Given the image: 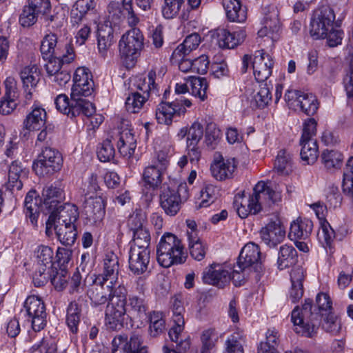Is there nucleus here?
Wrapping results in <instances>:
<instances>
[{
  "instance_id": "56",
  "label": "nucleus",
  "mask_w": 353,
  "mask_h": 353,
  "mask_svg": "<svg viewBox=\"0 0 353 353\" xmlns=\"http://www.w3.org/2000/svg\"><path fill=\"white\" fill-rule=\"evenodd\" d=\"M221 137V130L216 127L215 123H210L207 125L205 134V142L209 149H215L219 142Z\"/></svg>"
},
{
  "instance_id": "29",
  "label": "nucleus",
  "mask_w": 353,
  "mask_h": 353,
  "mask_svg": "<svg viewBox=\"0 0 353 353\" xmlns=\"http://www.w3.org/2000/svg\"><path fill=\"white\" fill-rule=\"evenodd\" d=\"M62 43L57 40L55 34H46L43 39L40 47L41 53L43 59H48L52 56H61L65 53L64 46L67 43Z\"/></svg>"
},
{
  "instance_id": "60",
  "label": "nucleus",
  "mask_w": 353,
  "mask_h": 353,
  "mask_svg": "<svg viewBox=\"0 0 353 353\" xmlns=\"http://www.w3.org/2000/svg\"><path fill=\"white\" fill-rule=\"evenodd\" d=\"M184 0H164L162 14L165 19H173L179 12Z\"/></svg>"
},
{
  "instance_id": "44",
  "label": "nucleus",
  "mask_w": 353,
  "mask_h": 353,
  "mask_svg": "<svg viewBox=\"0 0 353 353\" xmlns=\"http://www.w3.org/2000/svg\"><path fill=\"white\" fill-rule=\"evenodd\" d=\"M81 307L76 301H71L66 310V324L73 334L78 332L81 321Z\"/></svg>"
},
{
  "instance_id": "45",
  "label": "nucleus",
  "mask_w": 353,
  "mask_h": 353,
  "mask_svg": "<svg viewBox=\"0 0 353 353\" xmlns=\"http://www.w3.org/2000/svg\"><path fill=\"white\" fill-rule=\"evenodd\" d=\"M94 8V0H77L71 10V22L74 24H78L88 11Z\"/></svg>"
},
{
  "instance_id": "61",
  "label": "nucleus",
  "mask_w": 353,
  "mask_h": 353,
  "mask_svg": "<svg viewBox=\"0 0 353 353\" xmlns=\"http://www.w3.org/2000/svg\"><path fill=\"white\" fill-rule=\"evenodd\" d=\"M322 327L325 332L336 334L341 330V323L337 316L332 312L324 314Z\"/></svg>"
},
{
  "instance_id": "27",
  "label": "nucleus",
  "mask_w": 353,
  "mask_h": 353,
  "mask_svg": "<svg viewBox=\"0 0 353 353\" xmlns=\"http://www.w3.org/2000/svg\"><path fill=\"white\" fill-rule=\"evenodd\" d=\"M260 235L262 241L272 248L283 241L285 236V231L279 223L271 221L261 230Z\"/></svg>"
},
{
  "instance_id": "57",
  "label": "nucleus",
  "mask_w": 353,
  "mask_h": 353,
  "mask_svg": "<svg viewBox=\"0 0 353 353\" xmlns=\"http://www.w3.org/2000/svg\"><path fill=\"white\" fill-rule=\"evenodd\" d=\"M252 276H254L253 271L245 267H241V265H239L236 263V265L234 266L231 280H232L235 286H241L244 285L245 281Z\"/></svg>"
},
{
  "instance_id": "63",
  "label": "nucleus",
  "mask_w": 353,
  "mask_h": 353,
  "mask_svg": "<svg viewBox=\"0 0 353 353\" xmlns=\"http://www.w3.org/2000/svg\"><path fill=\"white\" fill-rule=\"evenodd\" d=\"M146 221V214L141 210H136L129 217L128 224L133 232L145 228L143 225Z\"/></svg>"
},
{
  "instance_id": "48",
  "label": "nucleus",
  "mask_w": 353,
  "mask_h": 353,
  "mask_svg": "<svg viewBox=\"0 0 353 353\" xmlns=\"http://www.w3.org/2000/svg\"><path fill=\"white\" fill-rule=\"evenodd\" d=\"M113 143L114 141L110 133L107 139L99 145L97 154L100 161L108 162L114 159L115 150Z\"/></svg>"
},
{
  "instance_id": "51",
  "label": "nucleus",
  "mask_w": 353,
  "mask_h": 353,
  "mask_svg": "<svg viewBox=\"0 0 353 353\" xmlns=\"http://www.w3.org/2000/svg\"><path fill=\"white\" fill-rule=\"evenodd\" d=\"M218 334L214 329L210 328L204 330L201 336V353H212L218 341Z\"/></svg>"
},
{
  "instance_id": "12",
  "label": "nucleus",
  "mask_w": 353,
  "mask_h": 353,
  "mask_svg": "<svg viewBox=\"0 0 353 353\" xmlns=\"http://www.w3.org/2000/svg\"><path fill=\"white\" fill-rule=\"evenodd\" d=\"M129 121L123 120L122 124L125 125L126 128H123V126L114 129L112 132V138L114 143H117V149L121 156L126 158H131L137 148V139L132 132V130L128 128Z\"/></svg>"
},
{
  "instance_id": "30",
  "label": "nucleus",
  "mask_w": 353,
  "mask_h": 353,
  "mask_svg": "<svg viewBox=\"0 0 353 353\" xmlns=\"http://www.w3.org/2000/svg\"><path fill=\"white\" fill-rule=\"evenodd\" d=\"M114 30L108 23H100L97 29V47L100 55L105 58L114 42Z\"/></svg>"
},
{
  "instance_id": "42",
  "label": "nucleus",
  "mask_w": 353,
  "mask_h": 353,
  "mask_svg": "<svg viewBox=\"0 0 353 353\" xmlns=\"http://www.w3.org/2000/svg\"><path fill=\"white\" fill-rule=\"evenodd\" d=\"M293 161L290 153L281 150L275 159L274 170L281 175H288L292 171Z\"/></svg>"
},
{
  "instance_id": "31",
  "label": "nucleus",
  "mask_w": 353,
  "mask_h": 353,
  "mask_svg": "<svg viewBox=\"0 0 353 353\" xmlns=\"http://www.w3.org/2000/svg\"><path fill=\"white\" fill-rule=\"evenodd\" d=\"M312 229L313 222L310 219L299 217L291 223L288 236L292 241L305 240L311 234Z\"/></svg>"
},
{
  "instance_id": "9",
  "label": "nucleus",
  "mask_w": 353,
  "mask_h": 353,
  "mask_svg": "<svg viewBox=\"0 0 353 353\" xmlns=\"http://www.w3.org/2000/svg\"><path fill=\"white\" fill-rule=\"evenodd\" d=\"M160 103L157 105L156 110V119L160 124L169 125L172 123L173 118L175 116H181L186 112L185 107H190L192 103L190 100L181 97L175 101L169 103L164 102L160 99H157Z\"/></svg>"
},
{
  "instance_id": "37",
  "label": "nucleus",
  "mask_w": 353,
  "mask_h": 353,
  "mask_svg": "<svg viewBox=\"0 0 353 353\" xmlns=\"http://www.w3.org/2000/svg\"><path fill=\"white\" fill-rule=\"evenodd\" d=\"M78 232L75 223L58 224L56 227V235L61 244L72 245L77 239Z\"/></svg>"
},
{
  "instance_id": "7",
  "label": "nucleus",
  "mask_w": 353,
  "mask_h": 353,
  "mask_svg": "<svg viewBox=\"0 0 353 353\" xmlns=\"http://www.w3.org/2000/svg\"><path fill=\"white\" fill-rule=\"evenodd\" d=\"M335 21L334 10L323 6L314 10L311 20L310 33L314 39H325L328 31L333 29Z\"/></svg>"
},
{
  "instance_id": "25",
  "label": "nucleus",
  "mask_w": 353,
  "mask_h": 353,
  "mask_svg": "<svg viewBox=\"0 0 353 353\" xmlns=\"http://www.w3.org/2000/svg\"><path fill=\"white\" fill-rule=\"evenodd\" d=\"M65 53L61 56H52L48 59V62L45 64L46 70L49 76H53L60 70L64 64H68L74 61L75 54L73 47L70 43H67L64 46Z\"/></svg>"
},
{
  "instance_id": "38",
  "label": "nucleus",
  "mask_w": 353,
  "mask_h": 353,
  "mask_svg": "<svg viewBox=\"0 0 353 353\" xmlns=\"http://www.w3.org/2000/svg\"><path fill=\"white\" fill-rule=\"evenodd\" d=\"M24 213L27 219L30 220L31 225L36 228L39 216V207L37 203L36 191H30L24 201Z\"/></svg>"
},
{
  "instance_id": "54",
  "label": "nucleus",
  "mask_w": 353,
  "mask_h": 353,
  "mask_svg": "<svg viewBox=\"0 0 353 353\" xmlns=\"http://www.w3.org/2000/svg\"><path fill=\"white\" fill-rule=\"evenodd\" d=\"M298 105L307 115H314L319 108L317 99L312 94L303 93L299 98Z\"/></svg>"
},
{
  "instance_id": "55",
  "label": "nucleus",
  "mask_w": 353,
  "mask_h": 353,
  "mask_svg": "<svg viewBox=\"0 0 353 353\" xmlns=\"http://www.w3.org/2000/svg\"><path fill=\"white\" fill-rule=\"evenodd\" d=\"M151 236L147 228L138 230L133 232V239L131 248H139V250H150Z\"/></svg>"
},
{
  "instance_id": "13",
  "label": "nucleus",
  "mask_w": 353,
  "mask_h": 353,
  "mask_svg": "<svg viewBox=\"0 0 353 353\" xmlns=\"http://www.w3.org/2000/svg\"><path fill=\"white\" fill-rule=\"evenodd\" d=\"M117 288L112 283L105 282L94 278L92 285L88 290L90 304L97 307L108 303L116 296Z\"/></svg>"
},
{
  "instance_id": "10",
  "label": "nucleus",
  "mask_w": 353,
  "mask_h": 353,
  "mask_svg": "<svg viewBox=\"0 0 353 353\" xmlns=\"http://www.w3.org/2000/svg\"><path fill=\"white\" fill-rule=\"evenodd\" d=\"M236 263L241 267H245L253 271L256 281L260 280L263 267L261 261V251L258 245L252 242L247 243L241 249Z\"/></svg>"
},
{
  "instance_id": "1",
  "label": "nucleus",
  "mask_w": 353,
  "mask_h": 353,
  "mask_svg": "<svg viewBox=\"0 0 353 353\" xmlns=\"http://www.w3.org/2000/svg\"><path fill=\"white\" fill-rule=\"evenodd\" d=\"M316 309L313 310L312 300L305 299L301 308L296 306L291 313V321L294 326V332L302 336L314 339L316 337L321 319L324 314L332 312V302L325 293H319L316 297Z\"/></svg>"
},
{
  "instance_id": "26",
  "label": "nucleus",
  "mask_w": 353,
  "mask_h": 353,
  "mask_svg": "<svg viewBox=\"0 0 353 353\" xmlns=\"http://www.w3.org/2000/svg\"><path fill=\"white\" fill-rule=\"evenodd\" d=\"M29 170L19 161L11 163L8 169L7 188L11 191L20 190L23 188V181L28 178Z\"/></svg>"
},
{
  "instance_id": "15",
  "label": "nucleus",
  "mask_w": 353,
  "mask_h": 353,
  "mask_svg": "<svg viewBox=\"0 0 353 353\" xmlns=\"http://www.w3.org/2000/svg\"><path fill=\"white\" fill-rule=\"evenodd\" d=\"M186 191V185L181 184L178 190L163 185L159 195V203L164 212L170 216H175L181 208V198L179 191Z\"/></svg>"
},
{
  "instance_id": "39",
  "label": "nucleus",
  "mask_w": 353,
  "mask_h": 353,
  "mask_svg": "<svg viewBox=\"0 0 353 353\" xmlns=\"http://www.w3.org/2000/svg\"><path fill=\"white\" fill-rule=\"evenodd\" d=\"M128 306L130 310H128V314H130L131 319H137L142 321L148 313V305L143 299L137 296H131L128 299Z\"/></svg>"
},
{
  "instance_id": "4",
  "label": "nucleus",
  "mask_w": 353,
  "mask_h": 353,
  "mask_svg": "<svg viewBox=\"0 0 353 353\" xmlns=\"http://www.w3.org/2000/svg\"><path fill=\"white\" fill-rule=\"evenodd\" d=\"M183 249L181 241L176 235L165 233L157 246L158 263L163 268L183 263L186 260Z\"/></svg>"
},
{
  "instance_id": "35",
  "label": "nucleus",
  "mask_w": 353,
  "mask_h": 353,
  "mask_svg": "<svg viewBox=\"0 0 353 353\" xmlns=\"http://www.w3.org/2000/svg\"><path fill=\"white\" fill-rule=\"evenodd\" d=\"M46 112L45 109L35 106L23 121L24 128L28 130H39L46 124Z\"/></svg>"
},
{
  "instance_id": "5",
  "label": "nucleus",
  "mask_w": 353,
  "mask_h": 353,
  "mask_svg": "<svg viewBox=\"0 0 353 353\" xmlns=\"http://www.w3.org/2000/svg\"><path fill=\"white\" fill-rule=\"evenodd\" d=\"M127 296L128 290L123 285L117 287L116 296L108 302L105 310V323L108 329L120 330L125 317L130 316L126 309Z\"/></svg>"
},
{
  "instance_id": "53",
  "label": "nucleus",
  "mask_w": 353,
  "mask_h": 353,
  "mask_svg": "<svg viewBox=\"0 0 353 353\" xmlns=\"http://www.w3.org/2000/svg\"><path fill=\"white\" fill-rule=\"evenodd\" d=\"M280 28V22L279 19L278 12L274 9L269 11L263 19V28L259 33L262 35L263 33L269 31L270 32H277Z\"/></svg>"
},
{
  "instance_id": "46",
  "label": "nucleus",
  "mask_w": 353,
  "mask_h": 353,
  "mask_svg": "<svg viewBox=\"0 0 353 353\" xmlns=\"http://www.w3.org/2000/svg\"><path fill=\"white\" fill-rule=\"evenodd\" d=\"M301 150V158L307 164L314 163L318 157V145L316 140L305 141L300 140Z\"/></svg>"
},
{
  "instance_id": "11",
  "label": "nucleus",
  "mask_w": 353,
  "mask_h": 353,
  "mask_svg": "<svg viewBox=\"0 0 353 353\" xmlns=\"http://www.w3.org/2000/svg\"><path fill=\"white\" fill-rule=\"evenodd\" d=\"M143 35L139 28H134L128 30L119 41L121 54L133 61L143 50Z\"/></svg>"
},
{
  "instance_id": "59",
  "label": "nucleus",
  "mask_w": 353,
  "mask_h": 353,
  "mask_svg": "<svg viewBox=\"0 0 353 353\" xmlns=\"http://www.w3.org/2000/svg\"><path fill=\"white\" fill-rule=\"evenodd\" d=\"M120 12L122 15L127 18L130 26L134 27L139 23V18L134 11L132 0H121Z\"/></svg>"
},
{
  "instance_id": "50",
  "label": "nucleus",
  "mask_w": 353,
  "mask_h": 353,
  "mask_svg": "<svg viewBox=\"0 0 353 353\" xmlns=\"http://www.w3.org/2000/svg\"><path fill=\"white\" fill-rule=\"evenodd\" d=\"M191 88V93L203 101L207 99L208 84L206 79L203 77H191L188 81Z\"/></svg>"
},
{
  "instance_id": "34",
  "label": "nucleus",
  "mask_w": 353,
  "mask_h": 353,
  "mask_svg": "<svg viewBox=\"0 0 353 353\" xmlns=\"http://www.w3.org/2000/svg\"><path fill=\"white\" fill-rule=\"evenodd\" d=\"M304 277L302 268L298 267L292 270L290 273L292 288L290 290V299L292 303L299 301L303 295V281Z\"/></svg>"
},
{
  "instance_id": "36",
  "label": "nucleus",
  "mask_w": 353,
  "mask_h": 353,
  "mask_svg": "<svg viewBox=\"0 0 353 353\" xmlns=\"http://www.w3.org/2000/svg\"><path fill=\"white\" fill-rule=\"evenodd\" d=\"M298 262V252L292 245H283L280 247L277 265L279 270L294 266Z\"/></svg>"
},
{
  "instance_id": "2",
  "label": "nucleus",
  "mask_w": 353,
  "mask_h": 353,
  "mask_svg": "<svg viewBox=\"0 0 353 353\" xmlns=\"http://www.w3.org/2000/svg\"><path fill=\"white\" fill-rule=\"evenodd\" d=\"M281 201V192L263 181L258 182L253 188V193L248 199L241 198V201L235 200L238 215L241 219L250 214H256L263 210L270 208Z\"/></svg>"
},
{
  "instance_id": "58",
  "label": "nucleus",
  "mask_w": 353,
  "mask_h": 353,
  "mask_svg": "<svg viewBox=\"0 0 353 353\" xmlns=\"http://www.w3.org/2000/svg\"><path fill=\"white\" fill-rule=\"evenodd\" d=\"M34 255L38 264L53 266L54 252L50 247L43 245L38 246Z\"/></svg>"
},
{
  "instance_id": "49",
  "label": "nucleus",
  "mask_w": 353,
  "mask_h": 353,
  "mask_svg": "<svg viewBox=\"0 0 353 353\" xmlns=\"http://www.w3.org/2000/svg\"><path fill=\"white\" fill-rule=\"evenodd\" d=\"M189 250L191 256L196 261H201L204 259L206 254V246L202 243L197 234L192 232L189 235Z\"/></svg>"
},
{
  "instance_id": "23",
  "label": "nucleus",
  "mask_w": 353,
  "mask_h": 353,
  "mask_svg": "<svg viewBox=\"0 0 353 353\" xmlns=\"http://www.w3.org/2000/svg\"><path fill=\"white\" fill-rule=\"evenodd\" d=\"M65 199L64 190L53 184L46 185L41 193V207L48 210L50 213L55 208L61 205Z\"/></svg>"
},
{
  "instance_id": "28",
  "label": "nucleus",
  "mask_w": 353,
  "mask_h": 353,
  "mask_svg": "<svg viewBox=\"0 0 353 353\" xmlns=\"http://www.w3.org/2000/svg\"><path fill=\"white\" fill-rule=\"evenodd\" d=\"M49 216H53L57 224L76 223L79 219V213L76 205L65 203L53 210Z\"/></svg>"
},
{
  "instance_id": "6",
  "label": "nucleus",
  "mask_w": 353,
  "mask_h": 353,
  "mask_svg": "<svg viewBox=\"0 0 353 353\" xmlns=\"http://www.w3.org/2000/svg\"><path fill=\"white\" fill-rule=\"evenodd\" d=\"M63 157L60 152L51 147H45L34 161L32 168L40 176L52 175L61 170Z\"/></svg>"
},
{
  "instance_id": "64",
  "label": "nucleus",
  "mask_w": 353,
  "mask_h": 353,
  "mask_svg": "<svg viewBox=\"0 0 353 353\" xmlns=\"http://www.w3.org/2000/svg\"><path fill=\"white\" fill-rule=\"evenodd\" d=\"M203 135V129L202 125L198 122H194L188 131V137H187V145H198Z\"/></svg>"
},
{
  "instance_id": "21",
  "label": "nucleus",
  "mask_w": 353,
  "mask_h": 353,
  "mask_svg": "<svg viewBox=\"0 0 353 353\" xmlns=\"http://www.w3.org/2000/svg\"><path fill=\"white\" fill-rule=\"evenodd\" d=\"M119 272V258L114 253L109 252L105 254L103 259V272L98 275H94V278L116 285Z\"/></svg>"
},
{
  "instance_id": "19",
  "label": "nucleus",
  "mask_w": 353,
  "mask_h": 353,
  "mask_svg": "<svg viewBox=\"0 0 353 353\" xmlns=\"http://www.w3.org/2000/svg\"><path fill=\"white\" fill-rule=\"evenodd\" d=\"M202 279L205 283L215 285L219 288H223L230 283L231 274L221 265L213 263L203 272Z\"/></svg>"
},
{
  "instance_id": "20",
  "label": "nucleus",
  "mask_w": 353,
  "mask_h": 353,
  "mask_svg": "<svg viewBox=\"0 0 353 353\" xmlns=\"http://www.w3.org/2000/svg\"><path fill=\"white\" fill-rule=\"evenodd\" d=\"M150 259V250H139L130 248L129 255V268L137 275L145 273L148 268Z\"/></svg>"
},
{
  "instance_id": "33",
  "label": "nucleus",
  "mask_w": 353,
  "mask_h": 353,
  "mask_svg": "<svg viewBox=\"0 0 353 353\" xmlns=\"http://www.w3.org/2000/svg\"><path fill=\"white\" fill-rule=\"evenodd\" d=\"M236 168L234 159L218 161L212 164L210 170L212 176L219 181L232 177Z\"/></svg>"
},
{
  "instance_id": "3",
  "label": "nucleus",
  "mask_w": 353,
  "mask_h": 353,
  "mask_svg": "<svg viewBox=\"0 0 353 353\" xmlns=\"http://www.w3.org/2000/svg\"><path fill=\"white\" fill-rule=\"evenodd\" d=\"M156 78V72L151 70L145 77L138 79L136 83L137 91L130 93L125 101L128 112H139L147 101L157 102L160 96V88Z\"/></svg>"
},
{
  "instance_id": "43",
  "label": "nucleus",
  "mask_w": 353,
  "mask_h": 353,
  "mask_svg": "<svg viewBox=\"0 0 353 353\" xmlns=\"http://www.w3.org/2000/svg\"><path fill=\"white\" fill-rule=\"evenodd\" d=\"M143 181L145 187L157 188L162 182V170L154 164L146 167L143 172Z\"/></svg>"
},
{
  "instance_id": "52",
  "label": "nucleus",
  "mask_w": 353,
  "mask_h": 353,
  "mask_svg": "<svg viewBox=\"0 0 353 353\" xmlns=\"http://www.w3.org/2000/svg\"><path fill=\"white\" fill-rule=\"evenodd\" d=\"M93 81L90 79L88 82L78 81L77 84H73L72 88L71 98L76 101H86L82 97L90 96L93 92Z\"/></svg>"
},
{
  "instance_id": "18",
  "label": "nucleus",
  "mask_w": 353,
  "mask_h": 353,
  "mask_svg": "<svg viewBox=\"0 0 353 353\" xmlns=\"http://www.w3.org/2000/svg\"><path fill=\"white\" fill-rule=\"evenodd\" d=\"M19 76L26 92V99H31L32 92L35 91L41 79V72L38 66L36 64H30L23 67L19 72Z\"/></svg>"
},
{
  "instance_id": "22",
  "label": "nucleus",
  "mask_w": 353,
  "mask_h": 353,
  "mask_svg": "<svg viewBox=\"0 0 353 353\" xmlns=\"http://www.w3.org/2000/svg\"><path fill=\"white\" fill-rule=\"evenodd\" d=\"M216 42L221 48L232 49L241 44L246 37L245 30L230 32L225 28H219L214 33Z\"/></svg>"
},
{
  "instance_id": "41",
  "label": "nucleus",
  "mask_w": 353,
  "mask_h": 353,
  "mask_svg": "<svg viewBox=\"0 0 353 353\" xmlns=\"http://www.w3.org/2000/svg\"><path fill=\"white\" fill-rule=\"evenodd\" d=\"M279 331L274 327L268 329L265 341L260 343L257 353H279L277 348L280 343Z\"/></svg>"
},
{
  "instance_id": "62",
  "label": "nucleus",
  "mask_w": 353,
  "mask_h": 353,
  "mask_svg": "<svg viewBox=\"0 0 353 353\" xmlns=\"http://www.w3.org/2000/svg\"><path fill=\"white\" fill-rule=\"evenodd\" d=\"M272 99L270 88L265 83L260 85V89L254 96V100L256 105L260 109H263L269 104Z\"/></svg>"
},
{
  "instance_id": "16",
  "label": "nucleus",
  "mask_w": 353,
  "mask_h": 353,
  "mask_svg": "<svg viewBox=\"0 0 353 353\" xmlns=\"http://www.w3.org/2000/svg\"><path fill=\"white\" fill-rule=\"evenodd\" d=\"M112 343V353H148L147 347L142 345L141 336L137 334L131 336L128 341L125 336H117Z\"/></svg>"
},
{
  "instance_id": "32",
  "label": "nucleus",
  "mask_w": 353,
  "mask_h": 353,
  "mask_svg": "<svg viewBox=\"0 0 353 353\" xmlns=\"http://www.w3.org/2000/svg\"><path fill=\"white\" fill-rule=\"evenodd\" d=\"M228 19L233 22L242 23L247 19V9L240 0H222Z\"/></svg>"
},
{
  "instance_id": "24",
  "label": "nucleus",
  "mask_w": 353,
  "mask_h": 353,
  "mask_svg": "<svg viewBox=\"0 0 353 353\" xmlns=\"http://www.w3.org/2000/svg\"><path fill=\"white\" fill-rule=\"evenodd\" d=\"M259 52V54L255 55L253 59L252 69L256 80L263 82L271 75L274 63L268 54L260 51Z\"/></svg>"
},
{
  "instance_id": "8",
  "label": "nucleus",
  "mask_w": 353,
  "mask_h": 353,
  "mask_svg": "<svg viewBox=\"0 0 353 353\" xmlns=\"http://www.w3.org/2000/svg\"><path fill=\"white\" fill-rule=\"evenodd\" d=\"M54 103L57 110L67 114L71 119L81 114L84 116H90L95 112V107L92 103L89 101H76L74 99L70 101L67 95L61 94L58 95Z\"/></svg>"
},
{
  "instance_id": "14",
  "label": "nucleus",
  "mask_w": 353,
  "mask_h": 353,
  "mask_svg": "<svg viewBox=\"0 0 353 353\" xmlns=\"http://www.w3.org/2000/svg\"><path fill=\"white\" fill-rule=\"evenodd\" d=\"M23 307L31 321L32 329L35 332L43 330L46 325L47 313L41 299L34 295L29 296L25 301Z\"/></svg>"
},
{
  "instance_id": "17",
  "label": "nucleus",
  "mask_w": 353,
  "mask_h": 353,
  "mask_svg": "<svg viewBox=\"0 0 353 353\" xmlns=\"http://www.w3.org/2000/svg\"><path fill=\"white\" fill-rule=\"evenodd\" d=\"M105 200L102 196H90L84 206L87 221L96 225L100 224L105 214Z\"/></svg>"
},
{
  "instance_id": "47",
  "label": "nucleus",
  "mask_w": 353,
  "mask_h": 353,
  "mask_svg": "<svg viewBox=\"0 0 353 353\" xmlns=\"http://www.w3.org/2000/svg\"><path fill=\"white\" fill-rule=\"evenodd\" d=\"M321 161L327 170L339 169L343 160V154L336 150L323 151L321 154Z\"/></svg>"
},
{
  "instance_id": "40",
  "label": "nucleus",
  "mask_w": 353,
  "mask_h": 353,
  "mask_svg": "<svg viewBox=\"0 0 353 353\" xmlns=\"http://www.w3.org/2000/svg\"><path fill=\"white\" fill-rule=\"evenodd\" d=\"M149 323V333L152 337H157L165 330V321L163 313L158 311L148 312L143 319Z\"/></svg>"
}]
</instances>
